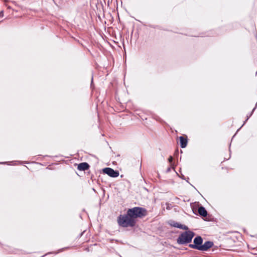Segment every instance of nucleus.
<instances>
[{
    "label": "nucleus",
    "instance_id": "f257e3e1",
    "mask_svg": "<svg viewBox=\"0 0 257 257\" xmlns=\"http://www.w3.org/2000/svg\"><path fill=\"white\" fill-rule=\"evenodd\" d=\"M147 215V210L140 207H135L128 209L126 214L119 215L117 217L119 226L122 227H134L135 226L138 218H142Z\"/></svg>",
    "mask_w": 257,
    "mask_h": 257
},
{
    "label": "nucleus",
    "instance_id": "f03ea898",
    "mask_svg": "<svg viewBox=\"0 0 257 257\" xmlns=\"http://www.w3.org/2000/svg\"><path fill=\"white\" fill-rule=\"evenodd\" d=\"M195 233L191 230L185 231L181 233L177 239L179 244H186L191 242Z\"/></svg>",
    "mask_w": 257,
    "mask_h": 257
},
{
    "label": "nucleus",
    "instance_id": "7ed1b4c3",
    "mask_svg": "<svg viewBox=\"0 0 257 257\" xmlns=\"http://www.w3.org/2000/svg\"><path fill=\"white\" fill-rule=\"evenodd\" d=\"M102 172L112 178L117 177L119 174L118 171L114 170L113 169L108 167L103 169Z\"/></svg>",
    "mask_w": 257,
    "mask_h": 257
},
{
    "label": "nucleus",
    "instance_id": "20e7f679",
    "mask_svg": "<svg viewBox=\"0 0 257 257\" xmlns=\"http://www.w3.org/2000/svg\"><path fill=\"white\" fill-rule=\"evenodd\" d=\"M203 241V238L200 236H197L194 238L193 242L194 244L196 245L197 250H200L201 245H202Z\"/></svg>",
    "mask_w": 257,
    "mask_h": 257
},
{
    "label": "nucleus",
    "instance_id": "39448f33",
    "mask_svg": "<svg viewBox=\"0 0 257 257\" xmlns=\"http://www.w3.org/2000/svg\"><path fill=\"white\" fill-rule=\"evenodd\" d=\"M214 243L212 241H206L204 242V244H202L201 245L200 250L201 251H207L208 249L212 247Z\"/></svg>",
    "mask_w": 257,
    "mask_h": 257
},
{
    "label": "nucleus",
    "instance_id": "423d86ee",
    "mask_svg": "<svg viewBox=\"0 0 257 257\" xmlns=\"http://www.w3.org/2000/svg\"><path fill=\"white\" fill-rule=\"evenodd\" d=\"M89 165L86 162L81 163L78 165L77 169L79 171H86L89 168Z\"/></svg>",
    "mask_w": 257,
    "mask_h": 257
},
{
    "label": "nucleus",
    "instance_id": "0eeeda50",
    "mask_svg": "<svg viewBox=\"0 0 257 257\" xmlns=\"http://www.w3.org/2000/svg\"><path fill=\"white\" fill-rule=\"evenodd\" d=\"M198 214L202 217H206L207 216L208 213L206 209L203 206H199L198 208Z\"/></svg>",
    "mask_w": 257,
    "mask_h": 257
},
{
    "label": "nucleus",
    "instance_id": "6e6552de",
    "mask_svg": "<svg viewBox=\"0 0 257 257\" xmlns=\"http://www.w3.org/2000/svg\"><path fill=\"white\" fill-rule=\"evenodd\" d=\"M180 141V147L182 148H184L187 146L188 141L187 138H185L183 136H180L179 138Z\"/></svg>",
    "mask_w": 257,
    "mask_h": 257
},
{
    "label": "nucleus",
    "instance_id": "1a4fd4ad",
    "mask_svg": "<svg viewBox=\"0 0 257 257\" xmlns=\"http://www.w3.org/2000/svg\"><path fill=\"white\" fill-rule=\"evenodd\" d=\"M257 105V103H256V105L255 106H256ZM256 108V106H255V107L253 108V109H252V111L249 114H247V116H246V119L245 120V121H244V123L242 125V126L239 128L237 130V132L239 131V130L246 123V122L247 121V120L249 119V118L252 115L253 111H254V110Z\"/></svg>",
    "mask_w": 257,
    "mask_h": 257
},
{
    "label": "nucleus",
    "instance_id": "9d476101",
    "mask_svg": "<svg viewBox=\"0 0 257 257\" xmlns=\"http://www.w3.org/2000/svg\"><path fill=\"white\" fill-rule=\"evenodd\" d=\"M170 224L172 226H173V227H175L176 228H180V226L181 225V224H180L177 222L174 221H171V223H170Z\"/></svg>",
    "mask_w": 257,
    "mask_h": 257
},
{
    "label": "nucleus",
    "instance_id": "9b49d317",
    "mask_svg": "<svg viewBox=\"0 0 257 257\" xmlns=\"http://www.w3.org/2000/svg\"><path fill=\"white\" fill-rule=\"evenodd\" d=\"M180 229H182L185 230L186 231H188L189 228H188V226H187L185 225H183V224H181V225L180 226Z\"/></svg>",
    "mask_w": 257,
    "mask_h": 257
},
{
    "label": "nucleus",
    "instance_id": "f8f14e48",
    "mask_svg": "<svg viewBox=\"0 0 257 257\" xmlns=\"http://www.w3.org/2000/svg\"><path fill=\"white\" fill-rule=\"evenodd\" d=\"M189 247H190V248H193V249H197L196 245H195L194 243V244H189Z\"/></svg>",
    "mask_w": 257,
    "mask_h": 257
},
{
    "label": "nucleus",
    "instance_id": "ddd939ff",
    "mask_svg": "<svg viewBox=\"0 0 257 257\" xmlns=\"http://www.w3.org/2000/svg\"><path fill=\"white\" fill-rule=\"evenodd\" d=\"M173 157L172 156H170L169 159H168V161L170 163H172V162L173 161Z\"/></svg>",
    "mask_w": 257,
    "mask_h": 257
},
{
    "label": "nucleus",
    "instance_id": "4468645a",
    "mask_svg": "<svg viewBox=\"0 0 257 257\" xmlns=\"http://www.w3.org/2000/svg\"><path fill=\"white\" fill-rule=\"evenodd\" d=\"M180 177L182 179L186 180V178L183 174H181V176H180Z\"/></svg>",
    "mask_w": 257,
    "mask_h": 257
},
{
    "label": "nucleus",
    "instance_id": "2eb2a0df",
    "mask_svg": "<svg viewBox=\"0 0 257 257\" xmlns=\"http://www.w3.org/2000/svg\"><path fill=\"white\" fill-rule=\"evenodd\" d=\"M4 16V12L3 11H1L0 12V17H3Z\"/></svg>",
    "mask_w": 257,
    "mask_h": 257
},
{
    "label": "nucleus",
    "instance_id": "dca6fc26",
    "mask_svg": "<svg viewBox=\"0 0 257 257\" xmlns=\"http://www.w3.org/2000/svg\"><path fill=\"white\" fill-rule=\"evenodd\" d=\"M9 162H0V164H9Z\"/></svg>",
    "mask_w": 257,
    "mask_h": 257
},
{
    "label": "nucleus",
    "instance_id": "f3484780",
    "mask_svg": "<svg viewBox=\"0 0 257 257\" xmlns=\"http://www.w3.org/2000/svg\"><path fill=\"white\" fill-rule=\"evenodd\" d=\"M67 249V248H69V247H65V248H62L61 249L59 250V252H60V251H62V250H63L64 249Z\"/></svg>",
    "mask_w": 257,
    "mask_h": 257
},
{
    "label": "nucleus",
    "instance_id": "a211bd4d",
    "mask_svg": "<svg viewBox=\"0 0 257 257\" xmlns=\"http://www.w3.org/2000/svg\"><path fill=\"white\" fill-rule=\"evenodd\" d=\"M171 170V168H168L167 170V172H170Z\"/></svg>",
    "mask_w": 257,
    "mask_h": 257
},
{
    "label": "nucleus",
    "instance_id": "6ab92c4d",
    "mask_svg": "<svg viewBox=\"0 0 257 257\" xmlns=\"http://www.w3.org/2000/svg\"><path fill=\"white\" fill-rule=\"evenodd\" d=\"M189 177H187V178H186V180H186V181H187V182H188V180H189Z\"/></svg>",
    "mask_w": 257,
    "mask_h": 257
},
{
    "label": "nucleus",
    "instance_id": "aec40b11",
    "mask_svg": "<svg viewBox=\"0 0 257 257\" xmlns=\"http://www.w3.org/2000/svg\"><path fill=\"white\" fill-rule=\"evenodd\" d=\"M92 82H93V77H92V79H91V86H92Z\"/></svg>",
    "mask_w": 257,
    "mask_h": 257
},
{
    "label": "nucleus",
    "instance_id": "412c9836",
    "mask_svg": "<svg viewBox=\"0 0 257 257\" xmlns=\"http://www.w3.org/2000/svg\"><path fill=\"white\" fill-rule=\"evenodd\" d=\"M193 213H194V214L197 215V213H196V212H195V211H194V210H193Z\"/></svg>",
    "mask_w": 257,
    "mask_h": 257
}]
</instances>
